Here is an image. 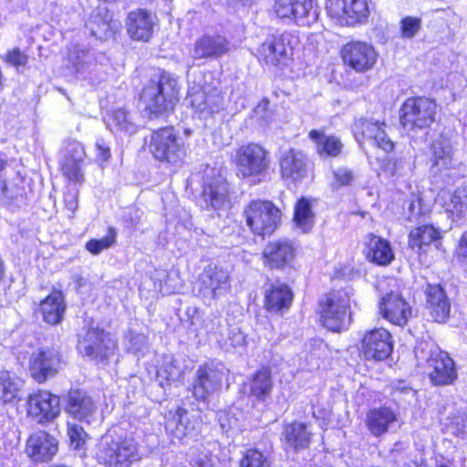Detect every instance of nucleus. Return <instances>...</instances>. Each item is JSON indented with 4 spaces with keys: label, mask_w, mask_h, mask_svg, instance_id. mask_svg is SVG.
<instances>
[{
    "label": "nucleus",
    "mask_w": 467,
    "mask_h": 467,
    "mask_svg": "<svg viewBox=\"0 0 467 467\" xmlns=\"http://www.w3.org/2000/svg\"><path fill=\"white\" fill-rule=\"evenodd\" d=\"M95 457L105 467H129L140 459L134 439H115L110 433L103 435L96 444Z\"/></svg>",
    "instance_id": "f257e3e1"
},
{
    "label": "nucleus",
    "mask_w": 467,
    "mask_h": 467,
    "mask_svg": "<svg viewBox=\"0 0 467 467\" xmlns=\"http://www.w3.org/2000/svg\"><path fill=\"white\" fill-rule=\"evenodd\" d=\"M178 96V80L163 72L143 88L140 99L150 114L158 116L172 109Z\"/></svg>",
    "instance_id": "f03ea898"
},
{
    "label": "nucleus",
    "mask_w": 467,
    "mask_h": 467,
    "mask_svg": "<svg viewBox=\"0 0 467 467\" xmlns=\"http://www.w3.org/2000/svg\"><path fill=\"white\" fill-rule=\"evenodd\" d=\"M415 355L420 359H426L429 367L432 368L430 379L434 385H451L457 379L453 359L432 343H420L415 349Z\"/></svg>",
    "instance_id": "7ed1b4c3"
},
{
    "label": "nucleus",
    "mask_w": 467,
    "mask_h": 467,
    "mask_svg": "<svg viewBox=\"0 0 467 467\" xmlns=\"http://www.w3.org/2000/svg\"><path fill=\"white\" fill-rule=\"evenodd\" d=\"M375 5L372 0H327L326 11L341 26L366 25Z\"/></svg>",
    "instance_id": "20e7f679"
},
{
    "label": "nucleus",
    "mask_w": 467,
    "mask_h": 467,
    "mask_svg": "<svg viewBox=\"0 0 467 467\" xmlns=\"http://www.w3.org/2000/svg\"><path fill=\"white\" fill-rule=\"evenodd\" d=\"M353 289L347 287L333 291L321 301V321L324 327L332 331H339L349 323L350 301Z\"/></svg>",
    "instance_id": "39448f33"
},
{
    "label": "nucleus",
    "mask_w": 467,
    "mask_h": 467,
    "mask_svg": "<svg viewBox=\"0 0 467 467\" xmlns=\"http://www.w3.org/2000/svg\"><path fill=\"white\" fill-rule=\"evenodd\" d=\"M150 150L156 160L173 165L181 163L187 154L182 137L171 127L160 129L152 133Z\"/></svg>",
    "instance_id": "423d86ee"
},
{
    "label": "nucleus",
    "mask_w": 467,
    "mask_h": 467,
    "mask_svg": "<svg viewBox=\"0 0 467 467\" xmlns=\"http://www.w3.org/2000/svg\"><path fill=\"white\" fill-rule=\"evenodd\" d=\"M247 226L256 235L265 237L272 234L281 222V211L271 202L252 201L244 209Z\"/></svg>",
    "instance_id": "0eeeda50"
},
{
    "label": "nucleus",
    "mask_w": 467,
    "mask_h": 467,
    "mask_svg": "<svg viewBox=\"0 0 467 467\" xmlns=\"http://www.w3.org/2000/svg\"><path fill=\"white\" fill-rule=\"evenodd\" d=\"M437 105L425 97L408 99L400 109V123L408 130H422L434 122Z\"/></svg>",
    "instance_id": "6e6552de"
},
{
    "label": "nucleus",
    "mask_w": 467,
    "mask_h": 467,
    "mask_svg": "<svg viewBox=\"0 0 467 467\" xmlns=\"http://www.w3.org/2000/svg\"><path fill=\"white\" fill-rule=\"evenodd\" d=\"M267 150L257 143L241 146L235 154L237 174L243 178L259 176L269 168Z\"/></svg>",
    "instance_id": "1a4fd4ad"
},
{
    "label": "nucleus",
    "mask_w": 467,
    "mask_h": 467,
    "mask_svg": "<svg viewBox=\"0 0 467 467\" xmlns=\"http://www.w3.org/2000/svg\"><path fill=\"white\" fill-rule=\"evenodd\" d=\"M186 102L200 117L205 118L223 109V97L221 91L210 85L190 83Z\"/></svg>",
    "instance_id": "9d476101"
},
{
    "label": "nucleus",
    "mask_w": 467,
    "mask_h": 467,
    "mask_svg": "<svg viewBox=\"0 0 467 467\" xmlns=\"http://www.w3.org/2000/svg\"><path fill=\"white\" fill-rule=\"evenodd\" d=\"M386 123L374 119H357L352 126V131L356 140L362 145L369 142L385 152H390L394 149V143L388 136Z\"/></svg>",
    "instance_id": "9b49d317"
},
{
    "label": "nucleus",
    "mask_w": 467,
    "mask_h": 467,
    "mask_svg": "<svg viewBox=\"0 0 467 467\" xmlns=\"http://www.w3.org/2000/svg\"><path fill=\"white\" fill-rule=\"evenodd\" d=\"M273 9L279 18L301 26H310L318 16L312 0H275Z\"/></svg>",
    "instance_id": "f8f14e48"
},
{
    "label": "nucleus",
    "mask_w": 467,
    "mask_h": 467,
    "mask_svg": "<svg viewBox=\"0 0 467 467\" xmlns=\"http://www.w3.org/2000/svg\"><path fill=\"white\" fill-rule=\"evenodd\" d=\"M296 37L289 33L268 36L258 48V58L266 65L278 66L290 59Z\"/></svg>",
    "instance_id": "ddd939ff"
},
{
    "label": "nucleus",
    "mask_w": 467,
    "mask_h": 467,
    "mask_svg": "<svg viewBox=\"0 0 467 467\" xmlns=\"http://www.w3.org/2000/svg\"><path fill=\"white\" fill-rule=\"evenodd\" d=\"M115 348L116 343L110 335L99 328L88 330L78 342L79 352L98 362L108 359Z\"/></svg>",
    "instance_id": "4468645a"
},
{
    "label": "nucleus",
    "mask_w": 467,
    "mask_h": 467,
    "mask_svg": "<svg viewBox=\"0 0 467 467\" xmlns=\"http://www.w3.org/2000/svg\"><path fill=\"white\" fill-rule=\"evenodd\" d=\"M61 366V357L55 348H39L34 351L29 359V372L38 383L57 375Z\"/></svg>",
    "instance_id": "2eb2a0df"
},
{
    "label": "nucleus",
    "mask_w": 467,
    "mask_h": 467,
    "mask_svg": "<svg viewBox=\"0 0 467 467\" xmlns=\"http://www.w3.org/2000/svg\"><path fill=\"white\" fill-rule=\"evenodd\" d=\"M201 422L194 415H190L184 409L179 408L175 413H170L165 429L172 442H185L196 438L200 432Z\"/></svg>",
    "instance_id": "dca6fc26"
},
{
    "label": "nucleus",
    "mask_w": 467,
    "mask_h": 467,
    "mask_svg": "<svg viewBox=\"0 0 467 467\" xmlns=\"http://www.w3.org/2000/svg\"><path fill=\"white\" fill-rule=\"evenodd\" d=\"M201 296L207 300H214L225 295L230 289V275L226 270L208 265L200 275Z\"/></svg>",
    "instance_id": "f3484780"
},
{
    "label": "nucleus",
    "mask_w": 467,
    "mask_h": 467,
    "mask_svg": "<svg viewBox=\"0 0 467 467\" xmlns=\"http://www.w3.org/2000/svg\"><path fill=\"white\" fill-rule=\"evenodd\" d=\"M27 412L39 423L51 421L60 413L59 398L48 391L35 392L27 399Z\"/></svg>",
    "instance_id": "a211bd4d"
},
{
    "label": "nucleus",
    "mask_w": 467,
    "mask_h": 467,
    "mask_svg": "<svg viewBox=\"0 0 467 467\" xmlns=\"http://www.w3.org/2000/svg\"><path fill=\"white\" fill-rule=\"evenodd\" d=\"M391 351V335L387 329L375 328L366 332L361 342V352L367 360H383Z\"/></svg>",
    "instance_id": "6ab92c4d"
},
{
    "label": "nucleus",
    "mask_w": 467,
    "mask_h": 467,
    "mask_svg": "<svg viewBox=\"0 0 467 467\" xmlns=\"http://www.w3.org/2000/svg\"><path fill=\"white\" fill-rule=\"evenodd\" d=\"M223 367L203 365L199 367L195 373L192 392L199 400H204L207 397L217 391L223 379Z\"/></svg>",
    "instance_id": "aec40b11"
},
{
    "label": "nucleus",
    "mask_w": 467,
    "mask_h": 467,
    "mask_svg": "<svg viewBox=\"0 0 467 467\" xmlns=\"http://www.w3.org/2000/svg\"><path fill=\"white\" fill-rule=\"evenodd\" d=\"M342 57L345 63L357 72H365L374 67L378 54L372 46L365 42L354 41L344 47Z\"/></svg>",
    "instance_id": "412c9836"
},
{
    "label": "nucleus",
    "mask_w": 467,
    "mask_h": 467,
    "mask_svg": "<svg viewBox=\"0 0 467 467\" xmlns=\"http://www.w3.org/2000/svg\"><path fill=\"white\" fill-rule=\"evenodd\" d=\"M157 16L146 9H136L128 14L126 18L127 32L136 41H149L158 26Z\"/></svg>",
    "instance_id": "4be33fe9"
},
{
    "label": "nucleus",
    "mask_w": 467,
    "mask_h": 467,
    "mask_svg": "<svg viewBox=\"0 0 467 467\" xmlns=\"http://www.w3.org/2000/svg\"><path fill=\"white\" fill-rule=\"evenodd\" d=\"M279 167L283 180L296 182L307 176L309 161L302 151L290 149L281 153Z\"/></svg>",
    "instance_id": "5701e85b"
},
{
    "label": "nucleus",
    "mask_w": 467,
    "mask_h": 467,
    "mask_svg": "<svg viewBox=\"0 0 467 467\" xmlns=\"http://www.w3.org/2000/svg\"><path fill=\"white\" fill-rule=\"evenodd\" d=\"M57 441L46 431L32 433L26 445V455L35 462L50 461L57 451Z\"/></svg>",
    "instance_id": "b1692460"
},
{
    "label": "nucleus",
    "mask_w": 467,
    "mask_h": 467,
    "mask_svg": "<svg viewBox=\"0 0 467 467\" xmlns=\"http://www.w3.org/2000/svg\"><path fill=\"white\" fill-rule=\"evenodd\" d=\"M379 307L385 319L400 327L406 325L411 316V307L399 293L387 294L381 298Z\"/></svg>",
    "instance_id": "393cba45"
},
{
    "label": "nucleus",
    "mask_w": 467,
    "mask_h": 467,
    "mask_svg": "<svg viewBox=\"0 0 467 467\" xmlns=\"http://www.w3.org/2000/svg\"><path fill=\"white\" fill-rule=\"evenodd\" d=\"M231 50L230 42L221 35H203L199 37L191 51L193 59L217 58Z\"/></svg>",
    "instance_id": "a878e982"
},
{
    "label": "nucleus",
    "mask_w": 467,
    "mask_h": 467,
    "mask_svg": "<svg viewBox=\"0 0 467 467\" xmlns=\"http://www.w3.org/2000/svg\"><path fill=\"white\" fill-rule=\"evenodd\" d=\"M296 246L286 238L270 242L263 252L264 264L269 268H283L295 257Z\"/></svg>",
    "instance_id": "bb28decb"
},
{
    "label": "nucleus",
    "mask_w": 467,
    "mask_h": 467,
    "mask_svg": "<svg viewBox=\"0 0 467 467\" xmlns=\"http://www.w3.org/2000/svg\"><path fill=\"white\" fill-rule=\"evenodd\" d=\"M229 187L224 178L218 176L207 179L200 201L206 208L219 210L227 205Z\"/></svg>",
    "instance_id": "cd10ccee"
},
{
    "label": "nucleus",
    "mask_w": 467,
    "mask_h": 467,
    "mask_svg": "<svg viewBox=\"0 0 467 467\" xmlns=\"http://www.w3.org/2000/svg\"><path fill=\"white\" fill-rule=\"evenodd\" d=\"M96 409L94 401L85 391L72 389L68 392L66 410L74 419L89 423Z\"/></svg>",
    "instance_id": "c85d7f7f"
},
{
    "label": "nucleus",
    "mask_w": 467,
    "mask_h": 467,
    "mask_svg": "<svg viewBox=\"0 0 467 467\" xmlns=\"http://www.w3.org/2000/svg\"><path fill=\"white\" fill-rule=\"evenodd\" d=\"M119 26V22L113 19L112 14L106 7H98L86 24L91 35L99 39L111 36Z\"/></svg>",
    "instance_id": "c756f323"
},
{
    "label": "nucleus",
    "mask_w": 467,
    "mask_h": 467,
    "mask_svg": "<svg viewBox=\"0 0 467 467\" xmlns=\"http://www.w3.org/2000/svg\"><path fill=\"white\" fill-rule=\"evenodd\" d=\"M426 305L430 315L436 322H444L451 311L450 301L440 285H428L426 291Z\"/></svg>",
    "instance_id": "7c9ffc66"
},
{
    "label": "nucleus",
    "mask_w": 467,
    "mask_h": 467,
    "mask_svg": "<svg viewBox=\"0 0 467 467\" xmlns=\"http://www.w3.org/2000/svg\"><path fill=\"white\" fill-rule=\"evenodd\" d=\"M398 420L397 413L389 407L374 408L368 411L365 423L369 432L379 437L388 432L389 427Z\"/></svg>",
    "instance_id": "2f4dec72"
},
{
    "label": "nucleus",
    "mask_w": 467,
    "mask_h": 467,
    "mask_svg": "<svg viewBox=\"0 0 467 467\" xmlns=\"http://www.w3.org/2000/svg\"><path fill=\"white\" fill-rule=\"evenodd\" d=\"M293 294L285 284L275 283L267 285L265 291V307L269 312L282 313L292 304Z\"/></svg>",
    "instance_id": "473e14b6"
},
{
    "label": "nucleus",
    "mask_w": 467,
    "mask_h": 467,
    "mask_svg": "<svg viewBox=\"0 0 467 467\" xmlns=\"http://www.w3.org/2000/svg\"><path fill=\"white\" fill-rule=\"evenodd\" d=\"M365 245L367 258L377 265H387L394 259L389 243L379 236L368 234Z\"/></svg>",
    "instance_id": "72a5a7b5"
},
{
    "label": "nucleus",
    "mask_w": 467,
    "mask_h": 467,
    "mask_svg": "<svg viewBox=\"0 0 467 467\" xmlns=\"http://www.w3.org/2000/svg\"><path fill=\"white\" fill-rule=\"evenodd\" d=\"M40 310L44 321L48 324H58L64 316L66 304L60 291H53L40 304Z\"/></svg>",
    "instance_id": "f704fd0d"
},
{
    "label": "nucleus",
    "mask_w": 467,
    "mask_h": 467,
    "mask_svg": "<svg viewBox=\"0 0 467 467\" xmlns=\"http://www.w3.org/2000/svg\"><path fill=\"white\" fill-rule=\"evenodd\" d=\"M311 435L304 423L293 422L286 425L283 432L285 449L298 451L308 447Z\"/></svg>",
    "instance_id": "c9c22d12"
},
{
    "label": "nucleus",
    "mask_w": 467,
    "mask_h": 467,
    "mask_svg": "<svg viewBox=\"0 0 467 467\" xmlns=\"http://www.w3.org/2000/svg\"><path fill=\"white\" fill-rule=\"evenodd\" d=\"M440 232L431 225H422L413 229L409 236V244L417 253L425 252V248L433 244H440Z\"/></svg>",
    "instance_id": "e433bc0d"
},
{
    "label": "nucleus",
    "mask_w": 467,
    "mask_h": 467,
    "mask_svg": "<svg viewBox=\"0 0 467 467\" xmlns=\"http://www.w3.org/2000/svg\"><path fill=\"white\" fill-rule=\"evenodd\" d=\"M432 170L434 172L449 170L454 167L452 149L445 139H438L431 145Z\"/></svg>",
    "instance_id": "4c0bfd02"
},
{
    "label": "nucleus",
    "mask_w": 467,
    "mask_h": 467,
    "mask_svg": "<svg viewBox=\"0 0 467 467\" xmlns=\"http://www.w3.org/2000/svg\"><path fill=\"white\" fill-rule=\"evenodd\" d=\"M23 380L7 370H0V404L13 402L19 395Z\"/></svg>",
    "instance_id": "58836bf2"
},
{
    "label": "nucleus",
    "mask_w": 467,
    "mask_h": 467,
    "mask_svg": "<svg viewBox=\"0 0 467 467\" xmlns=\"http://www.w3.org/2000/svg\"><path fill=\"white\" fill-rule=\"evenodd\" d=\"M308 136L315 142L319 155L336 157L341 152L343 145L337 137L327 136L317 130H312Z\"/></svg>",
    "instance_id": "ea45409f"
},
{
    "label": "nucleus",
    "mask_w": 467,
    "mask_h": 467,
    "mask_svg": "<svg viewBox=\"0 0 467 467\" xmlns=\"http://www.w3.org/2000/svg\"><path fill=\"white\" fill-rule=\"evenodd\" d=\"M106 123L112 131H123L134 133L137 125L134 122L133 115L125 108H119L112 110L107 117Z\"/></svg>",
    "instance_id": "a19ab883"
},
{
    "label": "nucleus",
    "mask_w": 467,
    "mask_h": 467,
    "mask_svg": "<svg viewBox=\"0 0 467 467\" xmlns=\"http://www.w3.org/2000/svg\"><path fill=\"white\" fill-rule=\"evenodd\" d=\"M444 208L452 220L463 217L467 213V184L457 187L450 196V202L444 203Z\"/></svg>",
    "instance_id": "79ce46f5"
},
{
    "label": "nucleus",
    "mask_w": 467,
    "mask_h": 467,
    "mask_svg": "<svg viewBox=\"0 0 467 467\" xmlns=\"http://www.w3.org/2000/svg\"><path fill=\"white\" fill-rule=\"evenodd\" d=\"M389 389L391 400L401 408H406L416 400L417 391L405 380L391 382Z\"/></svg>",
    "instance_id": "37998d69"
},
{
    "label": "nucleus",
    "mask_w": 467,
    "mask_h": 467,
    "mask_svg": "<svg viewBox=\"0 0 467 467\" xmlns=\"http://www.w3.org/2000/svg\"><path fill=\"white\" fill-rule=\"evenodd\" d=\"M314 218L310 202L306 198H301L295 207L294 220L296 227L303 233L310 231L314 224Z\"/></svg>",
    "instance_id": "c03bdc74"
},
{
    "label": "nucleus",
    "mask_w": 467,
    "mask_h": 467,
    "mask_svg": "<svg viewBox=\"0 0 467 467\" xmlns=\"http://www.w3.org/2000/svg\"><path fill=\"white\" fill-rule=\"evenodd\" d=\"M212 448L202 445L192 452V462L196 467H219L220 462L217 456L213 453L216 450V444H210Z\"/></svg>",
    "instance_id": "a18cd8bd"
},
{
    "label": "nucleus",
    "mask_w": 467,
    "mask_h": 467,
    "mask_svg": "<svg viewBox=\"0 0 467 467\" xmlns=\"http://www.w3.org/2000/svg\"><path fill=\"white\" fill-rule=\"evenodd\" d=\"M273 387L271 373L268 369L258 370L253 377L251 392L258 399H264L269 395Z\"/></svg>",
    "instance_id": "49530a36"
},
{
    "label": "nucleus",
    "mask_w": 467,
    "mask_h": 467,
    "mask_svg": "<svg viewBox=\"0 0 467 467\" xmlns=\"http://www.w3.org/2000/svg\"><path fill=\"white\" fill-rule=\"evenodd\" d=\"M93 56L90 51L80 44L71 45L67 49L68 64L77 71H80L86 64L92 61Z\"/></svg>",
    "instance_id": "de8ad7c7"
},
{
    "label": "nucleus",
    "mask_w": 467,
    "mask_h": 467,
    "mask_svg": "<svg viewBox=\"0 0 467 467\" xmlns=\"http://www.w3.org/2000/svg\"><path fill=\"white\" fill-rule=\"evenodd\" d=\"M181 370L175 365V360L171 356H165L161 365L157 369V378L161 385L169 384L180 377Z\"/></svg>",
    "instance_id": "09e8293b"
},
{
    "label": "nucleus",
    "mask_w": 467,
    "mask_h": 467,
    "mask_svg": "<svg viewBox=\"0 0 467 467\" xmlns=\"http://www.w3.org/2000/svg\"><path fill=\"white\" fill-rule=\"evenodd\" d=\"M117 232L114 228H109L106 236L101 239H91L86 244V249L92 254H99L103 250L109 249L116 243Z\"/></svg>",
    "instance_id": "8fccbe9b"
},
{
    "label": "nucleus",
    "mask_w": 467,
    "mask_h": 467,
    "mask_svg": "<svg viewBox=\"0 0 467 467\" xmlns=\"http://www.w3.org/2000/svg\"><path fill=\"white\" fill-rule=\"evenodd\" d=\"M422 28V20L417 16H407L400 22V34L403 39L415 37Z\"/></svg>",
    "instance_id": "3c124183"
},
{
    "label": "nucleus",
    "mask_w": 467,
    "mask_h": 467,
    "mask_svg": "<svg viewBox=\"0 0 467 467\" xmlns=\"http://www.w3.org/2000/svg\"><path fill=\"white\" fill-rule=\"evenodd\" d=\"M60 166L63 175L69 181L75 182H82L84 181L81 162L74 161L72 159H61Z\"/></svg>",
    "instance_id": "603ef678"
},
{
    "label": "nucleus",
    "mask_w": 467,
    "mask_h": 467,
    "mask_svg": "<svg viewBox=\"0 0 467 467\" xmlns=\"http://www.w3.org/2000/svg\"><path fill=\"white\" fill-rule=\"evenodd\" d=\"M240 467H270L267 458L258 450L249 449L244 453Z\"/></svg>",
    "instance_id": "864d4df0"
},
{
    "label": "nucleus",
    "mask_w": 467,
    "mask_h": 467,
    "mask_svg": "<svg viewBox=\"0 0 467 467\" xmlns=\"http://www.w3.org/2000/svg\"><path fill=\"white\" fill-rule=\"evenodd\" d=\"M220 343L226 351L243 348L245 345V335L239 327H233L228 329L225 338H223Z\"/></svg>",
    "instance_id": "5fc2aeb1"
},
{
    "label": "nucleus",
    "mask_w": 467,
    "mask_h": 467,
    "mask_svg": "<svg viewBox=\"0 0 467 467\" xmlns=\"http://www.w3.org/2000/svg\"><path fill=\"white\" fill-rule=\"evenodd\" d=\"M86 153L83 145L78 141H69L63 150L61 159H72L74 161L83 163Z\"/></svg>",
    "instance_id": "6e6d98bb"
},
{
    "label": "nucleus",
    "mask_w": 467,
    "mask_h": 467,
    "mask_svg": "<svg viewBox=\"0 0 467 467\" xmlns=\"http://www.w3.org/2000/svg\"><path fill=\"white\" fill-rule=\"evenodd\" d=\"M127 349L132 353H139L147 347V337L143 334L130 331L125 337Z\"/></svg>",
    "instance_id": "4d7b16f0"
},
{
    "label": "nucleus",
    "mask_w": 467,
    "mask_h": 467,
    "mask_svg": "<svg viewBox=\"0 0 467 467\" xmlns=\"http://www.w3.org/2000/svg\"><path fill=\"white\" fill-rule=\"evenodd\" d=\"M269 100L262 99L254 109V117L262 124H270L274 120V114L269 109Z\"/></svg>",
    "instance_id": "13d9d810"
},
{
    "label": "nucleus",
    "mask_w": 467,
    "mask_h": 467,
    "mask_svg": "<svg viewBox=\"0 0 467 467\" xmlns=\"http://www.w3.org/2000/svg\"><path fill=\"white\" fill-rule=\"evenodd\" d=\"M333 177H334V180L332 182V185L334 187H341V186L348 185L355 179L354 172L346 167H339V168L336 169L333 171Z\"/></svg>",
    "instance_id": "bf43d9fd"
},
{
    "label": "nucleus",
    "mask_w": 467,
    "mask_h": 467,
    "mask_svg": "<svg viewBox=\"0 0 467 467\" xmlns=\"http://www.w3.org/2000/svg\"><path fill=\"white\" fill-rule=\"evenodd\" d=\"M67 435L75 449L79 448L85 441L86 432L81 426L75 423H67Z\"/></svg>",
    "instance_id": "052dcab7"
},
{
    "label": "nucleus",
    "mask_w": 467,
    "mask_h": 467,
    "mask_svg": "<svg viewBox=\"0 0 467 467\" xmlns=\"http://www.w3.org/2000/svg\"><path fill=\"white\" fill-rule=\"evenodd\" d=\"M434 17L436 20L443 21L446 26L450 28L451 26L457 25L459 22V16L450 7L444 9H437L434 11Z\"/></svg>",
    "instance_id": "680f3d73"
},
{
    "label": "nucleus",
    "mask_w": 467,
    "mask_h": 467,
    "mask_svg": "<svg viewBox=\"0 0 467 467\" xmlns=\"http://www.w3.org/2000/svg\"><path fill=\"white\" fill-rule=\"evenodd\" d=\"M6 61L15 67H25L28 61V57L18 48H14L7 52Z\"/></svg>",
    "instance_id": "e2e57ef3"
},
{
    "label": "nucleus",
    "mask_w": 467,
    "mask_h": 467,
    "mask_svg": "<svg viewBox=\"0 0 467 467\" xmlns=\"http://www.w3.org/2000/svg\"><path fill=\"white\" fill-rule=\"evenodd\" d=\"M64 203L66 208L73 214L78 206V193L76 190L67 191L64 194Z\"/></svg>",
    "instance_id": "0e129e2a"
},
{
    "label": "nucleus",
    "mask_w": 467,
    "mask_h": 467,
    "mask_svg": "<svg viewBox=\"0 0 467 467\" xmlns=\"http://www.w3.org/2000/svg\"><path fill=\"white\" fill-rule=\"evenodd\" d=\"M97 157L101 161H107L110 158V149L103 140L96 142Z\"/></svg>",
    "instance_id": "69168bd1"
},
{
    "label": "nucleus",
    "mask_w": 467,
    "mask_h": 467,
    "mask_svg": "<svg viewBox=\"0 0 467 467\" xmlns=\"http://www.w3.org/2000/svg\"><path fill=\"white\" fill-rule=\"evenodd\" d=\"M0 187L3 196L6 199H15L18 195L16 192L17 191L15 192L14 190L9 189L5 182H3Z\"/></svg>",
    "instance_id": "338daca9"
},
{
    "label": "nucleus",
    "mask_w": 467,
    "mask_h": 467,
    "mask_svg": "<svg viewBox=\"0 0 467 467\" xmlns=\"http://www.w3.org/2000/svg\"><path fill=\"white\" fill-rule=\"evenodd\" d=\"M459 254L461 256L467 258V232H465L461 238Z\"/></svg>",
    "instance_id": "774afa93"
}]
</instances>
